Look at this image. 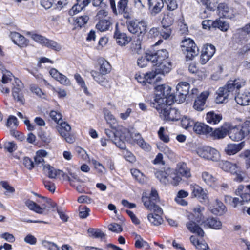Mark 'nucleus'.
Returning <instances> with one entry per match:
<instances>
[{
  "label": "nucleus",
  "instance_id": "nucleus-1",
  "mask_svg": "<svg viewBox=\"0 0 250 250\" xmlns=\"http://www.w3.org/2000/svg\"><path fill=\"white\" fill-rule=\"evenodd\" d=\"M189 88V83L181 82L177 85L176 93L173 94L171 93V88L170 86L163 84L158 85L155 87L156 93L153 99L155 103L151 102V105L155 107L156 103H158V105H162L165 102L168 104H172L174 101L182 103L188 94Z\"/></svg>",
  "mask_w": 250,
  "mask_h": 250
},
{
  "label": "nucleus",
  "instance_id": "nucleus-2",
  "mask_svg": "<svg viewBox=\"0 0 250 250\" xmlns=\"http://www.w3.org/2000/svg\"><path fill=\"white\" fill-rule=\"evenodd\" d=\"M194 221L187 223L188 229L192 233H195L197 235L191 236L190 237L191 243L198 250H202L203 245V230L200 227L203 224L202 210L200 208L196 207L193 210Z\"/></svg>",
  "mask_w": 250,
  "mask_h": 250
},
{
  "label": "nucleus",
  "instance_id": "nucleus-3",
  "mask_svg": "<svg viewBox=\"0 0 250 250\" xmlns=\"http://www.w3.org/2000/svg\"><path fill=\"white\" fill-rule=\"evenodd\" d=\"M144 205L147 209L153 213L148 214L147 218L149 222L154 226L161 225L163 220L161 216L163 213L162 208L157 205L159 202L157 191L155 189H152L149 197H142Z\"/></svg>",
  "mask_w": 250,
  "mask_h": 250
},
{
  "label": "nucleus",
  "instance_id": "nucleus-4",
  "mask_svg": "<svg viewBox=\"0 0 250 250\" xmlns=\"http://www.w3.org/2000/svg\"><path fill=\"white\" fill-rule=\"evenodd\" d=\"M245 83V81L240 79L229 81L227 84L220 87L217 91V96L215 99L216 103L222 104L226 102L230 96L232 97L235 95Z\"/></svg>",
  "mask_w": 250,
  "mask_h": 250
},
{
  "label": "nucleus",
  "instance_id": "nucleus-5",
  "mask_svg": "<svg viewBox=\"0 0 250 250\" xmlns=\"http://www.w3.org/2000/svg\"><path fill=\"white\" fill-rule=\"evenodd\" d=\"M154 95L147 96L146 98V102L150 104L151 107L156 108L158 111L160 110L159 113L160 116L163 117L164 119L168 121H177L180 119V113L179 110L175 108H171L169 106L171 104H167L166 102L162 104V105H158V103H156V106H153L151 105V103H155L154 101Z\"/></svg>",
  "mask_w": 250,
  "mask_h": 250
},
{
  "label": "nucleus",
  "instance_id": "nucleus-6",
  "mask_svg": "<svg viewBox=\"0 0 250 250\" xmlns=\"http://www.w3.org/2000/svg\"><path fill=\"white\" fill-rule=\"evenodd\" d=\"M204 205L214 215L221 216L227 211L224 204L217 199L213 200L210 198L208 192H204Z\"/></svg>",
  "mask_w": 250,
  "mask_h": 250
},
{
  "label": "nucleus",
  "instance_id": "nucleus-7",
  "mask_svg": "<svg viewBox=\"0 0 250 250\" xmlns=\"http://www.w3.org/2000/svg\"><path fill=\"white\" fill-rule=\"evenodd\" d=\"M182 51L185 55L187 61L192 60L199 52L198 47L193 40L185 38L181 42Z\"/></svg>",
  "mask_w": 250,
  "mask_h": 250
},
{
  "label": "nucleus",
  "instance_id": "nucleus-8",
  "mask_svg": "<svg viewBox=\"0 0 250 250\" xmlns=\"http://www.w3.org/2000/svg\"><path fill=\"white\" fill-rule=\"evenodd\" d=\"M129 32L137 35H144L146 32L147 25L145 21L136 20H129L126 22Z\"/></svg>",
  "mask_w": 250,
  "mask_h": 250
},
{
  "label": "nucleus",
  "instance_id": "nucleus-9",
  "mask_svg": "<svg viewBox=\"0 0 250 250\" xmlns=\"http://www.w3.org/2000/svg\"><path fill=\"white\" fill-rule=\"evenodd\" d=\"M57 129L61 137L67 143L72 144L75 142V137L72 134L71 127L68 123L62 122L57 126Z\"/></svg>",
  "mask_w": 250,
  "mask_h": 250
},
{
  "label": "nucleus",
  "instance_id": "nucleus-10",
  "mask_svg": "<svg viewBox=\"0 0 250 250\" xmlns=\"http://www.w3.org/2000/svg\"><path fill=\"white\" fill-rule=\"evenodd\" d=\"M147 59L151 60L153 65H157L158 62L169 60L168 53L166 49H161L156 51H150L148 53Z\"/></svg>",
  "mask_w": 250,
  "mask_h": 250
},
{
  "label": "nucleus",
  "instance_id": "nucleus-11",
  "mask_svg": "<svg viewBox=\"0 0 250 250\" xmlns=\"http://www.w3.org/2000/svg\"><path fill=\"white\" fill-rule=\"evenodd\" d=\"M249 129L246 125L238 126L230 129L229 131V135L231 139L238 141L243 139L248 135Z\"/></svg>",
  "mask_w": 250,
  "mask_h": 250
},
{
  "label": "nucleus",
  "instance_id": "nucleus-12",
  "mask_svg": "<svg viewBox=\"0 0 250 250\" xmlns=\"http://www.w3.org/2000/svg\"><path fill=\"white\" fill-rule=\"evenodd\" d=\"M14 81L15 83H13L14 87L12 88V96L15 101L21 104H23L25 102L22 93L23 84L18 78H14Z\"/></svg>",
  "mask_w": 250,
  "mask_h": 250
},
{
  "label": "nucleus",
  "instance_id": "nucleus-13",
  "mask_svg": "<svg viewBox=\"0 0 250 250\" xmlns=\"http://www.w3.org/2000/svg\"><path fill=\"white\" fill-rule=\"evenodd\" d=\"M133 130L134 129L133 128L130 129H127L125 130V132L127 133V136H125V140H128L129 138H133L135 137V139H136L137 144H138L139 146L145 150L149 151L151 149L150 146L144 141V140L141 138V135L139 133L134 134Z\"/></svg>",
  "mask_w": 250,
  "mask_h": 250
},
{
  "label": "nucleus",
  "instance_id": "nucleus-14",
  "mask_svg": "<svg viewBox=\"0 0 250 250\" xmlns=\"http://www.w3.org/2000/svg\"><path fill=\"white\" fill-rule=\"evenodd\" d=\"M114 38L115 39L117 43L121 46H125L131 40V38L127 36L126 33L122 32L118 29L117 23L116 25Z\"/></svg>",
  "mask_w": 250,
  "mask_h": 250
},
{
  "label": "nucleus",
  "instance_id": "nucleus-15",
  "mask_svg": "<svg viewBox=\"0 0 250 250\" xmlns=\"http://www.w3.org/2000/svg\"><path fill=\"white\" fill-rule=\"evenodd\" d=\"M148 5L150 14L155 16L162 11L164 3L163 0H148Z\"/></svg>",
  "mask_w": 250,
  "mask_h": 250
},
{
  "label": "nucleus",
  "instance_id": "nucleus-16",
  "mask_svg": "<svg viewBox=\"0 0 250 250\" xmlns=\"http://www.w3.org/2000/svg\"><path fill=\"white\" fill-rule=\"evenodd\" d=\"M220 153L215 148L208 146L204 148V159L213 162H217L220 160Z\"/></svg>",
  "mask_w": 250,
  "mask_h": 250
},
{
  "label": "nucleus",
  "instance_id": "nucleus-17",
  "mask_svg": "<svg viewBox=\"0 0 250 250\" xmlns=\"http://www.w3.org/2000/svg\"><path fill=\"white\" fill-rule=\"evenodd\" d=\"M230 124L229 123L224 124L220 127L215 129L212 138L214 139H221L225 138L230 129Z\"/></svg>",
  "mask_w": 250,
  "mask_h": 250
},
{
  "label": "nucleus",
  "instance_id": "nucleus-18",
  "mask_svg": "<svg viewBox=\"0 0 250 250\" xmlns=\"http://www.w3.org/2000/svg\"><path fill=\"white\" fill-rule=\"evenodd\" d=\"M156 66L155 73L165 75L169 73L171 69V62L169 60L158 62V64L154 65Z\"/></svg>",
  "mask_w": 250,
  "mask_h": 250
},
{
  "label": "nucleus",
  "instance_id": "nucleus-19",
  "mask_svg": "<svg viewBox=\"0 0 250 250\" xmlns=\"http://www.w3.org/2000/svg\"><path fill=\"white\" fill-rule=\"evenodd\" d=\"M204 226L213 229L219 230L222 228V223L217 217H209L204 220Z\"/></svg>",
  "mask_w": 250,
  "mask_h": 250
},
{
  "label": "nucleus",
  "instance_id": "nucleus-20",
  "mask_svg": "<svg viewBox=\"0 0 250 250\" xmlns=\"http://www.w3.org/2000/svg\"><path fill=\"white\" fill-rule=\"evenodd\" d=\"M128 0H120L118 4V13L126 19H130L132 15L127 7Z\"/></svg>",
  "mask_w": 250,
  "mask_h": 250
},
{
  "label": "nucleus",
  "instance_id": "nucleus-21",
  "mask_svg": "<svg viewBox=\"0 0 250 250\" xmlns=\"http://www.w3.org/2000/svg\"><path fill=\"white\" fill-rule=\"evenodd\" d=\"M172 169L167 168L164 170H158L155 172L156 177L162 183L164 184H168V176L171 173Z\"/></svg>",
  "mask_w": 250,
  "mask_h": 250
},
{
  "label": "nucleus",
  "instance_id": "nucleus-22",
  "mask_svg": "<svg viewBox=\"0 0 250 250\" xmlns=\"http://www.w3.org/2000/svg\"><path fill=\"white\" fill-rule=\"evenodd\" d=\"M10 38L12 42L19 46L23 47L28 44V42L26 39L18 32H11Z\"/></svg>",
  "mask_w": 250,
  "mask_h": 250
},
{
  "label": "nucleus",
  "instance_id": "nucleus-23",
  "mask_svg": "<svg viewBox=\"0 0 250 250\" xmlns=\"http://www.w3.org/2000/svg\"><path fill=\"white\" fill-rule=\"evenodd\" d=\"M103 113L107 123L109 125L111 128L116 129L118 125L116 119L111 114V112L108 109L104 108L103 109Z\"/></svg>",
  "mask_w": 250,
  "mask_h": 250
},
{
  "label": "nucleus",
  "instance_id": "nucleus-24",
  "mask_svg": "<svg viewBox=\"0 0 250 250\" xmlns=\"http://www.w3.org/2000/svg\"><path fill=\"white\" fill-rule=\"evenodd\" d=\"M177 174L185 178L191 176L190 169L188 167L187 164L184 162H180L177 164L176 169Z\"/></svg>",
  "mask_w": 250,
  "mask_h": 250
},
{
  "label": "nucleus",
  "instance_id": "nucleus-25",
  "mask_svg": "<svg viewBox=\"0 0 250 250\" xmlns=\"http://www.w3.org/2000/svg\"><path fill=\"white\" fill-rule=\"evenodd\" d=\"M243 147L244 144L243 143L238 144H229L225 147L224 151L227 155H234L240 151Z\"/></svg>",
  "mask_w": 250,
  "mask_h": 250
},
{
  "label": "nucleus",
  "instance_id": "nucleus-26",
  "mask_svg": "<svg viewBox=\"0 0 250 250\" xmlns=\"http://www.w3.org/2000/svg\"><path fill=\"white\" fill-rule=\"evenodd\" d=\"M222 119L221 114L216 113L214 111L208 112L206 114V120L209 124L216 125L219 123Z\"/></svg>",
  "mask_w": 250,
  "mask_h": 250
},
{
  "label": "nucleus",
  "instance_id": "nucleus-27",
  "mask_svg": "<svg viewBox=\"0 0 250 250\" xmlns=\"http://www.w3.org/2000/svg\"><path fill=\"white\" fill-rule=\"evenodd\" d=\"M218 15L221 17L231 18V9L226 3H220L217 7Z\"/></svg>",
  "mask_w": 250,
  "mask_h": 250
},
{
  "label": "nucleus",
  "instance_id": "nucleus-28",
  "mask_svg": "<svg viewBox=\"0 0 250 250\" xmlns=\"http://www.w3.org/2000/svg\"><path fill=\"white\" fill-rule=\"evenodd\" d=\"M24 203L30 210L34 211L39 214H43L45 208L43 205H42V207H41L35 202L29 199L26 200Z\"/></svg>",
  "mask_w": 250,
  "mask_h": 250
},
{
  "label": "nucleus",
  "instance_id": "nucleus-29",
  "mask_svg": "<svg viewBox=\"0 0 250 250\" xmlns=\"http://www.w3.org/2000/svg\"><path fill=\"white\" fill-rule=\"evenodd\" d=\"M235 100L236 103L241 105H247L250 103V99H249L247 92L242 93H238L235 96Z\"/></svg>",
  "mask_w": 250,
  "mask_h": 250
},
{
  "label": "nucleus",
  "instance_id": "nucleus-30",
  "mask_svg": "<svg viewBox=\"0 0 250 250\" xmlns=\"http://www.w3.org/2000/svg\"><path fill=\"white\" fill-rule=\"evenodd\" d=\"M91 74L93 79L99 84L104 87L106 86L108 81L104 76V75L95 71H92Z\"/></svg>",
  "mask_w": 250,
  "mask_h": 250
},
{
  "label": "nucleus",
  "instance_id": "nucleus-31",
  "mask_svg": "<svg viewBox=\"0 0 250 250\" xmlns=\"http://www.w3.org/2000/svg\"><path fill=\"white\" fill-rule=\"evenodd\" d=\"M133 236L134 237L135 239V246L137 248H145L146 249H149L150 247L148 243L144 240L140 235L137 234L135 232L132 233Z\"/></svg>",
  "mask_w": 250,
  "mask_h": 250
},
{
  "label": "nucleus",
  "instance_id": "nucleus-32",
  "mask_svg": "<svg viewBox=\"0 0 250 250\" xmlns=\"http://www.w3.org/2000/svg\"><path fill=\"white\" fill-rule=\"evenodd\" d=\"M98 62L100 65V71L103 75H105L110 72L111 66L106 60L101 58L99 60Z\"/></svg>",
  "mask_w": 250,
  "mask_h": 250
},
{
  "label": "nucleus",
  "instance_id": "nucleus-33",
  "mask_svg": "<svg viewBox=\"0 0 250 250\" xmlns=\"http://www.w3.org/2000/svg\"><path fill=\"white\" fill-rule=\"evenodd\" d=\"M111 25V22L110 19H103L97 23L96 28L101 32L109 30Z\"/></svg>",
  "mask_w": 250,
  "mask_h": 250
},
{
  "label": "nucleus",
  "instance_id": "nucleus-34",
  "mask_svg": "<svg viewBox=\"0 0 250 250\" xmlns=\"http://www.w3.org/2000/svg\"><path fill=\"white\" fill-rule=\"evenodd\" d=\"M89 4V3H83V2H81L80 0H77V3L74 4L69 10V15H74L77 14Z\"/></svg>",
  "mask_w": 250,
  "mask_h": 250
},
{
  "label": "nucleus",
  "instance_id": "nucleus-35",
  "mask_svg": "<svg viewBox=\"0 0 250 250\" xmlns=\"http://www.w3.org/2000/svg\"><path fill=\"white\" fill-rule=\"evenodd\" d=\"M53 2L54 4V8L59 10L71 6L70 0H53Z\"/></svg>",
  "mask_w": 250,
  "mask_h": 250
},
{
  "label": "nucleus",
  "instance_id": "nucleus-36",
  "mask_svg": "<svg viewBox=\"0 0 250 250\" xmlns=\"http://www.w3.org/2000/svg\"><path fill=\"white\" fill-rule=\"evenodd\" d=\"M44 168L47 169L48 176L50 178H56L57 174H60L61 173L63 177H64L65 176V174L62 171L59 170H57L56 169H54V167L49 165L45 166L44 167Z\"/></svg>",
  "mask_w": 250,
  "mask_h": 250
},
{
  "label": "nucleus",
  "instance_id": "nucleus-37",
  "mask_svg": "<svg viewBox=\"0 0 250 250\" xmlns=\"http://www.w3.org/2000/svg\"><path fill=\"white\" fill-rule=\"evenodd\" d=\"M239 157L244 160L247 169L250 168V150H246L239 154Z\"/></svg>",
  "mask_w": 250,
  "mask_h": 250
},
{
  "label": "nucleus",
  "instance_id": "nucleus-38",
  "mask_svg": "<svg viewBox=\"0 0 250 250\" xmlns=\"http://www.w3.org/2000/svg\"><path fill=\"white\" fill-rule=\"evenodd\" d=\"M43 45L57 51H60L62 48L61 45L56 42L48 39H46Z\"/></svg>",
  "mask_w": 250,
  "mask_h": 250
},
{
  "label": "nucleus",
  "instance_id": "nucleus-39",
  "mask_svg": "<svg viewBox=\"0 0 250 250\" xmlns=\"http://www.w3.org/2000/svg\"><path fill=\"white\" fill-rule=\"evenodd\" d=\"M182 126L186 129L192 128L194 124V121L187 116L182 118L181 121Z\"/></svg>",
  "mask_w": 250,
  "mask_h": 250
},
{
  "label": "nucleus",
  "instance_id": "nucleus-40",
  "mask_svg": "<svg viewBox=\"0 0 250 250\" xmlns=\"http://www.w3.org/2000/svg\"><path fill=\"white\" fill-rule=\"evenodd\" d=\"M192 190V194L193 196L197 198L203 199V195L202 194L203 189L202 188L197 185H191L190 186Z\"/></svg>",
  "mask_w": 250,
  "mask_h": 250
},
{
  "label": "nucleus",
  "instance_id": "nucleus-41",
  "mask_svg": "<svg viewBox=\"0 0 250 250\" xmlns=\"http://www.w3.org/2000/svg\"><path fill=\"white\" fill-rule=\"evenodd\" d=\"M141 49V41L137 39L131 42L130 50L132 54H140Z\"/></svg>",
  "mask_w": 250,
  "mask_h": 250
},
{
  "label": "nucleus",
  "instance_id": "nucleus-42",
  "mask_svg": "<svg viewBox=\"0 0 250 250\" xmlns=\"http://www.w3.org/2000/svg\"><path fill=\"white\" fill-rule=\"evenodd\" d=\"M193 107L195 110L199 111L203 110V92H201L199 97L195 100Z\"/></svg>",
  "mask_w": 250,
  "mask_h": 250
},
{
  "label": "nucleus",
  "instance_id": "nucleus-43",
  "mask_svg": "<svg viewBox=\"0 0 250 250\" xmlns=\"http://www.w3.org/2000/svg\"><path fill=\"white\" fill-rule=\"evenodd\" d=\"M74 78L78 84L83 89L84 92L86 94L88 95L89 92L88 91L87 87H86L85 82L81 76L79 74L76 73L74 75Z\"/></svg>",
  "mask_w": 250,
  "mask_h": 250
},
{
  "label": "nucleus",
  "instance_id": "nucleus-44",
  "mask_svg": "<svg viewBox=\"0 0 250 250\" xmlns=\"http://www.w3.org/2000/svg\"><path fill=\"white\" fill-rule=\"evenodd\" d=\"M27 35L30 36L34 41L39 42L42 45H43L45 41H46V38L36 33L28 32Z\"/></svg>",
  "mask_w": 250,
  "mask_h": 250
},
{
  "label": "nucleus",
  "instance_id": "nucleus-45",
  "mask_svg": "<svg viewBox=\"0 0 250 250\" xmlns=\"http://www.w3.org/2000/svg\"><path fill=\"white\" fill-rule=\"evenodd\" d=\"M215 52V48L212 44H207L204 51V57L207 56V61H208L212 57Z\"/></svg>",
  "mask_w": 250,
  "mask_h": 250
},
{
  "label": "nucleus",
  "instance_id": "nucleus-46",
  "mask_svg": "<svg viewBox=\"0 0 250 250\" xmlns=\"http://www.w3.org/2000/svg\"><path fill=\"white\" fill-rule=\"evenodd\" d=\"M168 178V183H171L173 186L177 185L181 180V178L175 173L172 169Z\"/></svg>",
  "mask_w": 250,
  "mask_h": 250
},
{
  "label": "nucleus",
  "instance_id": "nucleus-47",
  "mask_svg": "<svg viewBox=\"0 0 250 250\" xmlns=\"http://www.w3.org/2000/svg\"><path fill=\"white\" fill-rule=\"evenodd\" d=\"M131 173L135 180L139 183H143L145 181V176L138 169H132L131 170Z\"/></svg>",
  "mask_w": 250,
  "mask_h": 250
},
{
  "label": "nucleus",
  "instance_id": "nucleus-48",
  "mask_svg": "<svg viewBox=\"0 0 250 250\" xmlns=\"http://www.w3.org/2000/svg\"><path fill=\"white\" fill-rule=\"evenodd\" d=\"M188 70L191 73L196 74L199 80L202 79L203 72L198 69L197 65L195 63H192L189 65Z\"/></svg>",
  "mask_w": 250,
  "mask_h": 250
},
{
  "label": "nucleus",
  "instance_id": "nucleus-49",
  "mask_svg": "<svg viewBox=\"0 0 250 250\" xmlns=\"http://www.w3.org/2000/svg\"><path fill=\"white\" fill-rule=\"evenodd\" d=\"M216 181V178L208 172H204V182L210 187L213 186Z\"/></svg>",
  "mask_w": 250,
  "mask_h": 250
},
{
  "label": "nucleus",
  "instance_id": "nucleus-50",
  "mask_svg": "<svg viewBox=\"0 0 250 250\" xmlns=\"http://www.w3.org/2000/svg\"><path fill=\"white\" fill-rule=\"evenodd\" d=\"M49 116L51 119L56 122L58 125L63 121L62 115L60 112L52 110L50 112Z\"/></svg>",
  "mask_w": 250,
  "mask_h": 250
},
{
  "label": "nucleus",
  "instance_id": "nucleus-51",
  "mask_svg": "<svg viewBox=\"0 0 250 250\" xmlns=\"http://www.w3.org/2000/svg\"><path fill=\"white\" fill-rule=\"evenodd\" d=\"M42 244L43 247L48 250H60L59 247L57 245L53 242L47 240H42Z\"/></svg>",
  "mask_w": 250,
  "mask_h": 250
},
{
  "label": "nucleus",
  "instance_id": "nucleus-52",
  "mask_svg": "<svg viewBox=\"0 0 250 250\" xmlns=\"http://www.w3.org/2000/svg\"><path fill=\"white\" fill-rule=\"evenodd\" d=\"M38 136L42 141L45 143H50L52 140L51 136L49 133H47L42 130L39 131Z\"/></svg>",
  "mask_w": 250,
  "mask_h": 250
},
{
  "label": "nucleus",
  "instance_id": "nucleus-53",
  "mask_svg": "<svg viewBox=\"0 0 250 250\" xmlns=\"http://www.w3.org/2000/svg\"><path fill=\"white\" fill-rule=\"evenodd\" d=\"M215 28H218L221 31L226 32L229 28V24L223 20L216 21L215 23Z\"/></svg>",
  "mask_w": 250,
  "mask_h": 250
},
{
  "label": "nucleus",
  "instance_id": "nucleus-54",
  "mask_svg": "<svg viewBox=\"0 0 250 250\" xmlns=\"http://www.w3.org/2000/svg\"><path fill=\"white\" fill-rule=\"evenodd\" d=\"M159 74L156 73L155 71L150 73H146L145 75L146 83L151 84L154 83L159 77H157V75Z\"/></svg>",
  "mask_w": 250,
  "mask_h": 250
},
{
  "label": "nucleus",
  "instance_id": "nucleus-55",
  "mask_svg": "<svg viewBox=\"0 0 250 250\" xmlns=\"http://www.w3.org/2000/svg\"><path fill=\"white\" fill-rule=\"evenodd\" d=\"M147 55L148 53H146L145 57H141L138 59L137 64L140 67L143 68L146 66L147 65V62L151 63V60L147 59Z\"/></svg>",
  "mask_w": 250,
  "mask_h": 250
},
{
  "label": "nucleus",
  "instance_id": "nucleus-56",
  "mask_svg": "<svg viewBox=\"0 0 250 250\" xmlns=\"http://www.w3.org/2000/svg\"><path fill=\"white\" fill-rule=\"evenodd\" d=\"M174 22V18L170 16L169 14H167L162 19V23L163 27L168 26L172 25Z\"/></svg>",
  "mask_w": 250,
  "mask_h": 250
},
{
  "label": "nucleus",
  "instance_id": "nucleus-57",
  "mask_svg": "<svg viewBox=\"0 0 250 250\" xmlns=\"http://www.w3.org/2000/svg\"><path fill=\"white\" fill-rule=\"evenodd\" d=\"M217 0H204V5L209 11L214 10L217 3Z\"/></svg>",
  "mask_w": 250,
  "mask_h": 250
},
{
  "label": "nucleus",
  "instance_id": "nucleus-58",
  "mask_svg": "<svg viewBox=\"0 0 250 250\" xmlns=\"http://www.w3.org/2000/svg\"><path fill=\"white\" fill-rule=\"evenodd\" d=\"M193 126V129L196 134L200 135L203 134V123L194 122Z\"/></svg>",
  "mask_w": 250,
  "mask_h": 250
},
{
  "label": "nucleus",
  "instance_id": "nucleus-59",
  "mask_svg": "<svg viewBox=\"0 0 250 250\" xmlns=\"http://www.w3.org/2000/svg\"><path fill=\"white\" fill-rule=\"evenodd\" d=\"M0 185L6 190V192L4 193L6 195H7V192L13 193L15 191V188L11 187L7 181H2L0 182Z\"/></svg>",
  "mask_w": 250,
  "mask_h": 250
},
{
  "label": "nucleus",
  "instance_id": "nucleus-60",
  "mask_svg": "<svg viewBox=\"0 0 250 250\" xmlns=\"http://www.w3.org/2000/svg\"><path fill=\"white\" fill-rule=\"evenodd\" d=\"M4 148L10 153H12L15 151L17 148V146L16 143L13 142H7L4 144Z\"/></svg>",
  "mask_w": 250,
  "mask_h": 250
},
{
  "label": "nucleus",
  "instance_id": "nucleus-61",
  "mask_svg": "<svg viewBox=\"0 0 250 250\" xmlns=\"http://www.w3.org/2000/svg\"><path fill=\"white\" fill-rule=\"evenodd\" d=\"M89 19V17L87 15L82 16L76 19V22L78 26L81 27L87 22Z\"/></svg>",
  "mask_w": 250,
  "mask_h": 250
},
{
  "label": "nucleus",
  "instance_id": "nucleus-62",
  "mask_svg": "<svg viewBox=\"0 0 250 250\" xmlns=\"http://www.w3.org/2000/svg\"><path fill=\"white\" fill-rule=\"evenodd\" d=\"M90 209L85 206H80L79 211V217L81 218H86L89 214Z\"/></svg>",
  "mask_w": 250,
  "mask_h": 250
},
{
  "label": "nucleus",
  "instance_id": "nucleus-63",
  "mask_svg": "<svg viewBox=\"0 0 250 250\" xmlns=\"http://www.w3.org/2000/svg\"><path fill=\"white\" fill-rule=\"evenodd\" d=\"M165 128L161 127L158 131V134L160 139L165 143H167L169 141V138L168 135H165L164 133Z\"/></svg>",
  "mask_w": 250,
  "mask_h": 250
},
{
  "label": "nucleus",
  "instance_id": "nucleus-64",
  "mask_svg": "<svg viewBox=\"0 0 250 250\" xmlns=\"http://www.w3.org/2000/svg\"><path fill=\"white\" fill-rule=\"evenodd\" d=\"M23 164L28 169L31 170L34 167V162L27 157H25L23 160Z\"/></svg>",
  "mask_w": 250,
  "mask_h": 250
}]
</instances>
